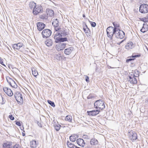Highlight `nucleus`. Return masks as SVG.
Returning a JSON list of instances; mask_svg holds the SVG:
<instances>
[{"label": "nucleus", "instance_id": "2", "mask_svg": "<svg viewBox=\"0 0 148 148\" xmlns=\"http://www.w3.org/2000/svg\"><path fill=\"white\" fill-rule=\"evenodd\" d=\"M139 12L142 14L148 12V5L146 4H142L139 7Z\"/></svg>", "mask_w": 148, "mask_h": 148}, {"label": "nucleus", "instance_id": "57", "mask_svg": "<svg viewBox=\"0 0 148 148\" xmlns=\"http://www.w3.org/2000/svg\"><path fill=\"white\" fill-rule=\"evenodd\" d=\"M86 148H92L91 147H90V146H87V147H86Z\"/></svg>", "mask_w": 148, "mask_h": 148}, {"label": "nucleus", "instance_id": "24", "mask_svg": "<svg viewBox=\"0 0 148 148\" xmlns=\"http://www.w3.org/2000/svg\"><path fill=\"white\" fill-rule=\"evenodd\" d=\"M45 43L47 46L49 47L52 45L53 41L51 39H48L45 42Z\"/></svg>", "mask_w": 148, "mask_h": 148}, {"label": "nucleus", "instance_id": "7", "mask_svg": "<svg viewBox=\"0 0 148 148\" xmlns=\"http://www.w3.org/2000/svg\"><path fill=\"white\" fill-rule=\"evenodd\" d=\"M128 136L129 138L132 141L136 140L137 138L136 133L135 132L132 130L129 132Z\"/></svg>", "mask_w": 148, "mask_h": 148}, {"label": "nucleus", "instance_id": "28", "mask_svg": "<svg viewBox=\"0 0 148 148\" xmlns=\"http://www.w3.org/2000/svg\"><path fill=\"white\" fill-rule=\"evenodd\" d=\"M36 5V3L33 1H31L29 3V7L31 9H33Z\"/></svg>", "mask_w": 148, "mask_h": 148}, {"label": "nucleus", "instance_id": "25", "mask_svg": "<svg viewBox=\"0 0 148 148\" xmlns=\"http://www.w3.org/2000/svg\"><path fill=\"white\" fill-rule=\"evenodd\" d=\"M98 140L95 138L91 139L90 141V143L91 145H96L98 144Z\"/></svg>", "mask_w": 148, "mask_h": 148}, {"label": "nucleus", "instance_id": "39", "mask_svg": "<svg viewBox=\"0 0 148 148\" xmlns=\"http://www.w3.org/2000/svg\"><path fill=\"white\" fill-rule=\"evenodd\" d=\"M6 79L8 83L11 86L12 83H11L10 82L11 81L10 79H12L9 77H8Z\"/></svg>", "mask_w": 148, "mask_h": 148}, {"label": "nucleus", "instance_id": "61", "mask_svg": "<svg viewBox=\"0 0 148 148\" xmlns=\"http://www.w3.org/2000/svg\"><path fill=\"white\" fill-rule=\"evenodd\" d=\"M147 51H148V49H147Z\"/></svg>", "mask_w": 148, "mask_h": 148}, {"label": "nucleus", "instance_id": "37", "mask_svg": "<svg viewBox=\"0 0 148 148\" xmlns=\"http://www.w3.org/2000/svg\"><path fill=\"white\" fill-rule=\"evenodd\" d=\"M32 72L33 75L35 77L37 76L38 75V73L37 71L35 69L34 70H32Z\"/></svg>", "mask_w": 148, "mask_h": 148}, {"label": "nucleus", "instance_id": "35", "mask_svg": "<svg viewBox=\"0 0 148 148\" xmlns=\"http://www.w3.org/2000/svg\"><path fill=\"white\" fill-rule=\"evenodd\" d=\"M47 15L51 17L53 16L54 15V12L53 10H49Z\"/></svg>", "mask_w": 148, "mask_h": 148}, {"label": "nucleus", "instance_id": "21", "mask_svg": "<svg viewBox=\"0 0 148 148\" xmlns=\"http://www.w3.org/2000/svg\"><path fill=\"white\" fill-rule=\"evenodd\" d=\"M30 147L32 148H36L37 147L38 143L35 140H33L30 142Z\"/></svg>", "mask_w": 148, "mask_h": 148}, {"label": "nucleus", "instance_id": "3", "mask_svg": "<svg viewBox=\"0 0 148 148\" xmlns=\"http://www.w3.org/2000/svg\"><path fill=\"white\" fill-rule=\"evenodd\" d=\"M107 35L108 37L110 40L112 39V36L113 34H115L116 32H113V27L110 26L108 27L106 29Z\"/></svg>", "mask_w": 148, "mask_h": 148}, {"label": "nucleus", "instance_id": "48", "mask_svg": "<svg viewBox=\"0 0 148 148\" xmlns=\"http://www.w3.org/2000/svg\"><path fill=\"white\" fill-rule=\"evenodd\" d=\"M16 124L17 125H18L19 126H20L21 125V124L20 122L19 121H16Z\"/></svg>", "mask_w": 148, "mask_h": 148}, {"label": "nucleus", "instance_id": "42", "mask_svg": "<svg viewBox=\"0 0 148 148\" xmlns=\"http://www.w3.org/2000/svg\"><path fill=\"white\" fill-rule=\"evenodd\" d=\"M54 29L56 31L55 32H59L60 30H61V29L60 27H54Z\"/></svg>", "mask_w": 148, "mask_h": 148}, {"label": "nucleus", "instance_id": "60", "mask_svg": "<svg viewBox=\"0 0 148 148\" xmlns=\"http://www.w3.org/2000/svg\"><path fill=\"white\" fill-rule=\"evenodd\" d=\"M8 48V49L9 50H10V49H9V48Z\"/></svg>", "mask_w": 148, "mask_h": 148}, {"label": "nucleus", "instance_id": "41", "mask_svg": "<svg viewBox=\"0 0 148 148\" xmlns=\"http://www.w3.org/2000/svg\"><path fill=\"white\" fill-rule=\"evenodd\" d=\"M89 22L90 23L92 27H95L96 26V24L95 22L91 21H89Z\"/></svg>", "mask_w": 148, "mask_h": 148}, {"label": "nucleus", "instance_id": "22", "mask_svg": "<svg viewBox=\"0 0 148 148\" xmlns=\"http://www.w3.org/2000/svg\"><path fill=\"white\" fill-rule=\"evenodd\" d=\"M52 24L54 27H58L59 25L58 20L57 18H54L53 19Z\"/></svg>", "mask_w": 148, "mask_h": 148}, {"label": "nucleus", "instance_id": "14", "mask_svg": "<svg viewBox=\"0 0 148 148\" xmlns=\"http://www.w3.org/2000/svg\"><path fill=\"white\" fill-rule=\"evenodd\" d=\"M74 50V48L72 47L67 48L64 49V53L66 55H70Z\"/></svg>", "mask_w": 148, "mask_h": 148}, {"label": "nucleus", "instance_id": "32", "mask_svg": "<svg viewBox=\"0 0 148 148\" xmlns=\"http://www.w3.org/2000/svg\"><path fill=\"white\" fill-rule=\"evenodd\" d=\"M59 39L58 42H63L67 41V38L66 37L62 38V37H61L60 39Z\"/></svg>", "mask_w": 148, "mask_h": 148}, {"label": "nucleus", "instance_id": "16", "mask_svg": "<svg viewBox=\"0 0 148 148\" xmlns=\"http://www.w3.org/2000/svg\"><path fill=\"white\" fill-rule=\"evenodd\" d=\"M23 45V44L21 43H18L12 45V48L15 50H19Z\"/></svg>", "mask_w": 148, "mask_h": 148}, {"label": "nucleus", "instance_id": "51", "mask_svg": "<svg viewBox=\"0 0 148 148\" xmlns=\"http://www.w3.org/2000/svg\"><path fill=\"white\" fill-rule=\"evenodd\" d=\"M37 124L39 126L42 127V125L40 123H39L38 121L37 122Z\"/></svg>", "mask_w": 148, "mask_h": 148}, {"label": "nucleus", "instance_id": "56", "mask_svg": "<svg viewBox=\"0 0 148 148\" xmlns=\"http://www.w3.org/2000/svg\"><path fill=\"white\" fill-rule=\"evenodd\" d=\"M108 68L109 69H112V68H112V67H111V66H109Z\"/></svg>", "mask_w": 148, "mask_h": 148}, {"label": "nucleus", "instance_id": "9", "mask_svg": "<svg viewBox=\"0 0 148 148\" xmlns=\"http://www.w3.org/2000/svg\"><path fill=\"white\" fill-rule=\"evenodd\" d=\"M115 37L117 38L122 39L124 38L125 36V33L122 31L120 30H119L118 32H116L115 34Z\"/></svg>", "mask_w": 148, "mask_h": 148}, {"label": "nucleus", "instance_id": "27", "mask_svg": "<svg viewBox=\"0 0 148 148\" xmlns=\"http://www.w3.org/2000/svg\"><path fill=\"white\" fill-rule=\"evenodd\" d=\"M133 44L132 42H130L125 45V48L127 49H131L133 47Z\"/></svg>", "mask_w": 148, "mask_h": 148}, {"label": "nucleus", "instance_id": "10", "mask_svg": "<svg viewBox=\"0 0 148 148\" xmlns=\"http://www.w3.org/2000/svg\"><path fill=\"white\" fill-rule=\"evenodd\" d=\"M66 44L65 43H59L56 46V49L58 51L63 50L65 48Z\"/></svg>", "mask_w": 148, "mask_h": 148}, {"label": "nucleus", "instance_id": "23", "mask_svg": "<svg viewBox=\"0 0 148 148\" xmlns=\"http://www.w3.org/2000/svg\"><path fill=\"white\" fill-rule=\"evenodd\" d=\"M3 146V148H12V144L9 142L4 143Z\"/></svg>", "mask_w": 148, "mask_h": 148}, {"label": "nucleus", "instance_id": "47", "mask_svg": "<svg viewBox=\"0 0 148 148\" xmlns=\"http://www.w3.org/2000/svg\"><path fill=\"white\" fill-rule=\"evenodd\" d=\"M61 58V56L60 55H57V58L56 59L57 60H60Z\"/></svg>", "mask_w": 148, "mask_h": 148}, {"label": "nucleus", "instance_id": "18", "mask_svg": "<svg viewBox=\"0 0 148 148\" xmlns=\"http://www.w3.org/2000/svg\"><path fill=\"white\" fill-rule=\"evenodd\" d=\"M77 142L79 145L82 147L84 146L85 144L84 140L82 138L78 139L77 140Z\"/></svg>", "mask_w": 148, "mask_h": 148}, {"label": "nucleus", "instance_id": "46", "mask_svg": "<svg viewBox=\"0 0 148 148\" xmlns=\"http://www.w3.org/2000/svg\"><path fill=\"white\" fill-rule=\"evenodd\" d=\"M9 117L11 120H14V117L12 115H9Z\"/></svg>", "mask_w": 148, "mask_h": 148}, {"label": "nucleus", "instance_id": "6", "mask_svg": "<svg viewBox=\"0 0 148 148\" xmlns=\"http://www.w3.org/2000/svg\"><path fill=\"white\" fill-rule=\"evenodd\" d=\"M14 96L16 100L18 103H21L23 101V99L21 94L19 92H16L15 93Z\"/></svg>", "mask_w": 148, "mask_h": 148}, {"label": "nucleus", "instance_id": "40", "mask_svg": "<svg viewBox=\"0 0 148 148\" xmlns=\"http://www.w3.org/2000/svg\"><path fill=\"white\" fill-rule=\"evenodd\" d=\"M83 138L84 139L88 140L90 139V136L87 135H84L82 136Z\"/></svg>", "mask_w": 148, "mask_h": 148}, {"label": "nucleus", "instance_id": "50", "mask_svg": "<svg viewBox=\"0 0 148 148\" xmlns=\"http://www.w3.org/2000/svg\"><path fill=\"white\" fill-rule=\"evenodd\" d=\"M13 148H19L18 145L16 144L14 146Z\"/></svg>", "mask_w": 148, "mask_h": 148}, {"label": "nucleus", "instance_id": "17", "mask_svg": "<svg viewBox=\"0 0 148 148\" xmlns=\"http://www.w3.org/2000/svg\"><path fill=\"white\" fill-rule=\"evenodd\" d=\"M148 30V26L146 23H144L143 24L142 28L140 30V31L143 33H145Z\"/></svg>", "mask_w": 148, "mask_h": 148}, {"label": "nucleus", "instance_id": "8", "mask_svg": "<svg viewBox=\"0 0 148 148\" xmlns=\"http://www.w3.org/2000/svg\"><path fill=\"white\" fill-rule=\"evenodd\" d=\"M136 76L134 74H131L129 76V79L128 81L132 84H135L137 83V81L135 78Z\"/></svg>", "mask_w": 148, "mask_h": 148}, {"label": "nucleus", "instance_id": "52", "mask_svg": "<svg viewBox=\"0 0 148 148\" xmlns=\"http://www.w3.org/2000/svg\"><path fill=\"white\" fill-rule=\"evenodd\" d=\"M0 63L3 65L4 66H5V65L3 63V62L2 61L1 62H0Z\"/></svg>", "mask_w": 148, "mask_h": 148}, {"label": "nucleus", "instance_id": "11", "mask_svg": "<svg viewBox=\"0 0 148 148\" xmlns=\"http://www.w3.org/2000/svg\"><path fill=\"white\" fill-rule=\"evenodd\" d=\"M100 111L98 109L92 110L91 111H87V113L90 116H95L98 114Z\"/></svg>", "mask_w": 148, "mask_h": 148}, {"label": "nucleus", "instance_id": "29", "mask_svg": "<svg viewBox=\"0 0 148 148\" xmlns=\"http://www.w3.org/2000/svg\"><path fill=\"white\" fill-rule=\"evenodd\" d=\"M77 136V135H71L70 137V139L71 141L72 142H74L75 141L76 138Z\"/></svg>", "mask_w": 148, "mask_h": 148}, {"label": "nucleus", "instance_id": "62", "mask_svg": "<svg viewBox=\"0 0 148 148\" xmlns=\"http://www.w3.org/2000/svg\"><path fill=\"white\" fill-rule=\"evenodd\" d=\"M1 70L0 69V71Z\"/></svg>", "mask_w": 148, "mask_h": 148}, {"label": "nucleus", "instance_id": "5", "mask_svg": "<svg viewBox=\"0 0 148 148\" xmlns=\"http://www.w3.org/2000/svg\"><path fill=\"white\" fill-rule=\"evenodd\" d=\"M51 33L52 32L50 30L48 29H45L42 31V34L43 38H47L51 35Z\"/></svg>", "mask_w": 148, "mask_h": 148}, {"label": "nucleus", "instance_id": "4", "mask_svg": "<svg viewBox=\"0 0 148 148\" xmlns=\"http://www.w3.org/2000/svg\"><path fill=\"white\" fill-rule=\"evenodd\" d=\"M43 11V8L40 5H36L33 10V13L34 14L37 15L38 14L40 13Z\"/></svg>", "mask_w": 148, "mask_h": 148}, {"label": "nucleus", "instance_id": "54", "mask_svg": "<svg viewBox=\"0 0 148 148\" xmlns=\"http://www.w3.org/2000/svg\"><path fill=\"white\" fill-rule=\"evenodd\" d=\"M22 135L23 136H25V133L23 132L22 133Z\"/></svg>", "mask_w": 148, "mask_h": 148}, {"label": "nucleus", "instance_id": "43", "mask_svg": "<svg viewBox=\"0 0 148 148\" xmlns=\"http://www.w3.org/2000/svg\"><path fill=\"white\" fill-rule=\"evenodd\" d=\"M1 98L2 101L1 102V104H3L5 103L6 101L2 96H1Z\"/></svg>", "mask_w": 148, "mask_h": 148}, {"label": "nucleus", "instance_id": "19", "mask_svg": "<svg viewBox=\"0 0 148 148\" xmlns=\"http://www.w3.org/2000/svg\"><path fill=\"white\" fill-rule=\"evenodd\" d=\"M83 29L87 36L90 35V31L86 24L84 27Z\"/></svg>", "mask_w": 148, "mask_h": 148}, {"label": "nucleus", "instance_id": "53", "mask_svg": "<svg viewBox=\"0 0 148 148\" xmlns=\"http://www.w3.org/2000/svg\"><path fill=\"white\" fill-rule=\"evenodd\" d=\"M123 40L121 41V42H119V43H118V44L119 45L121 43H122L123 42Z\"/></svg>", "mask_w": 148, "mask_h": 148}, {"label": "nucleus", "instance_id": "55", "mask_svg": "<svg viewBox=\"0 0 148 148\" xmlns=\"http://www.w3.org/2000/svg\"><path fill=\"white\" fill-rule=\"evenodd\" d=\"M140 19L141 20L143 21H144L143 20V19H144L143 18H140Z\"/></svg>", "mask_w": 148, "mask_h": 148}, {"label": "nucleus", "instance_id": "30", "mask_svg": "<svg viewBox=\"0 0 148 148\" xmlns=\"http://www.w3.org/2000/svg\"><path fill=\"white\" fill-rule=\"evenodd\" d=\"M10 80L11 81L10 82L12 83L11 87L14 88H16L17 87V85L13 79H10Z\"/></svg>", "mask_w": 148, "mask_h": 148}, {"label": "nucleus", "instance_id": "58", "mask_svg": "<svg viewBox=\"0 0 148 148\" xmlns=\"http://www.w3.org/2000/svg\"><path fill=\"white\" fill-rule=\"evenodd\" d=\"M24 128L23 127V126L22 127V128H21V130H24Z\"/></svg>", "mask_w": 148, "mask_h": 148}, {"label": "nucleus", "instance_id": "13", "mask_svg": "<svg viewBox=\"0 0 148 148\" xmlns=\"http://www.w3.org/2000/svg\"><path fill=\"white\" fill-rule=\"evenodd\" d=\"M62 37V36L60 35V34L58 33V32H55L54 34V38L55 40V42L56 43H58L60 38Z\"/></svg>", "mask_w": 148, "mask_h": 148}, {"label": "nucleus", "instance_id": "59", "mask_svg": "<svg viewBox=\"0 0 148 148\" xmlns=\"http://www.w3.org/2000/svg\"><path fill=\"white\" fill-rule=\"evenodd\" d=\"M82 16H83V17H84H84H85V14H83V15H82Z\"/></svg>", "mask_w": 148, "mask_h": 148}, {"label": "nucleus", "instance_id": "49", "mask_svg": "<svg viewBox=\"0 0 148 148\" xmlns=\"http://www.w3.org/2000/svg\"><path fill=\"white\" fill-rule=\"evenodd\" d=\"M86 81L87 82H89V77L87 76L86 77Z\"/></svg>", "mask_w": 148, "mask_h": 148}, {"label": "nucleus", "instance_id": "45", "mask_svg": "<svg viewBox=\"0 0 148 148\" xmlns=\"http://www.w3.org/2000/svg\"><path fill=\"white\" fill-rule=\"evenodd\" d=\"M140 55H134L133 54H132V56L131 57H132V58H136L138 57H140Z\"/></svg>", "mask_w": 148, "mask_h": 148}, {"label": "nucleus", "instance_id": "38", "mask_svg": "<svg viewBox=\"0 0 148 148\" xmlns=\"http://www.w3.org/2000/svg\"><path fill=\"white\" fill-rule=\"evenodd\" d=\"M48 103L51 106L54 107H55V105L54 103L50 100H48L47 101Z\"/></svg>", "mask_w": 148, "mask_h": 148}, {"label": "nucleus", "instance_id": "12", "mask_svg": "<svg viewBox=\"0 0 148 148\" xmlns=\"http://www.w3.org/2000/svg\"><path fill=\"white\" fill-rule=\"evenodd\" d=\"M3 90L5 93L9 96H12L13 95V93L11 90L8 87L3 88Z\"/></svg>", "mask_w": 148, "mask_h": 148}, {"label": "nucleus", "instance_id": "15", "mask_svg": "<svg viewBox=\"0 0 148 148\" xmlns=\"http://www.w3.org/2000/svg\"><path fill=\"white\" fill-rule=\"evenodd\" d=\"M37 26L38 29L39 31H40L45 28V25L43 23L38 22L37 23Z\"/></svg>", "mask_w": 148, "mask_h": 148}, {"label": "nucleus", "instance_id": "31", "mask_svg": "<svg viewBox=\"0 0 148 148\" xmlns=\"http://www.w3.org/2000/svg\"><path fill=\"white\" fill-rule=\"evenodd\" d=\"M65 120L69 122H71L72 120V117L71 116L69 115L67 116L65 118Z\"/></svg>", "mask_w": 148, "mask_h": 148}, {"label": "nucleus", "instance_id": "20", "mask_svg": "<svg viewBox=\"0 0 148 148\" xmlns=\"http://www.w3.org/2000/svg\"><path fill=\"white\" fill-rule=\"evenodd\" d=\"M113 24L114 27H113V32L114 33L120 30L119 28V24L116 23L115 22L113 23Z\"/></svg>", "mask_w": 148, "mask_h": 148}, {"label": "nucleus", "instance_id": "44", "mask_svg": "<svg viewBox=\"0 0 148 148\" xmlns=\"http://www.w3.org/2000/svg\"><path fill=\"white\" fill-rule=\"evenodd\" d=\"M134 59H135L134 58H129V59H127L126 60V62H129L130 61L134 60Z\"/></svg>", "mask_w": 148, "mask_h": 148}, {"label": "nucleus", "instance_id": "1", "mask_svg": "<svg viewBox=\"0 0 148 148\" xmlns=\"http://www.w3.org/2000/svg\"><path fill=\"white\" fill-rule=\"evenodd\" d=\"M95 108L100 110H102L105 108L104 102L102 99H100L97 100L94 103Z\"/></svg>", "mask_w": 148, "mask_h": 148}, {"label": "nucleus", "instance_id": "34", "mask_svg": "<svg viewBox=\"0 0 148 148\" xmlns=\"http://www.w3.org/2000/svg\"><path fill=\"white\" fill-rule=\"evenodd\" d=\"M67 144L68 147L70 148H74L76 146L69 141L67 142Z\"/></svg>", "mask_w": 148, "mask_h": 148}, {"label": "nucleus", "instance_id": "33", "mask_svg": "<svg viewBox=\"0 0 148 148\" xmlns=\"http://www.w3.org/2000/svg\"><path fill=\"white\" fill-rule=\"evenodd\" d=\"M55 130L56 131H58L60 128L61 125L59 124H56L54 125Z\"/></svg>", "mask_w": 148, "mask_h": 148}, {"label": "nucleus", "instance_id": "36", "mask_svg": "<svg viewBox=\"0 0 148 148\" xmlns=\"http://www.w3.org/2000/svg\"><path fill=\"white\" fill-rule=\"evenodd\" d=\"M40 17L42 19L46 20L48 18V17L46 14H42L40 16Z\"/></svg>", "mask_w": 148, "mask_h": 148}, {"label": "nucleus", "instance_id": "26", "mask_svg": "<svg viewBox=\"0 0 148 148\" xmlns=\"http://www.w3.org/2000/svg\"><path fill=\"white\" fill-rule=\"evenodd\" d=\"M58 32L62 36V37L65 36L67 35L66 32L64 29H61L59 32Z\"/></svg>", "mask_w": 148, "mask_h": 148}]
</instances>
